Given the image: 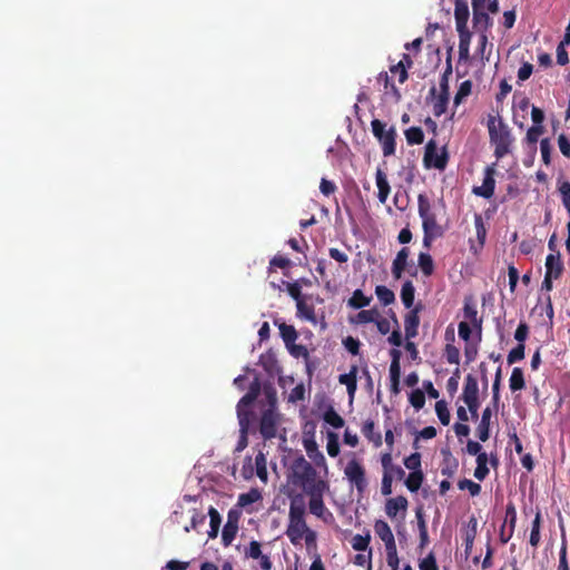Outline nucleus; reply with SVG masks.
I'll return each instance as SVG.
<instances>
[{
  "label": "nucleus",
  "instance_id": "5",
  "mask_svg": "<svg viewBox=\"0 0 570 570\" xmlns=\"http://www.w3.org/2000/svg\"><path fill=\"white\" fill-rule=\"evenodd\" d=\"M417 210L422 219L423 233L441 237L443 232L436 222L435 214L432 212L431 203L424 194L417 196Z\"/></svg>",
  "mask_w": 570,
  "mask_h": 570
},
{
  "label": "nucleus",
  "instance_id": "25",
  "mask_svg": "<svg viewBox=\"0 0 570 570\" xmlns=\"http://www.w3.org/2000/svg\"><path fill=\"white\" fill-rule=\"evenodd\" d=\"M356 376H357V367L355 365H353L348 373L342 374L338 377V382L346 386L347 393L351 397L354 396V393L357 387Z\"/></svg>",
  "mask_w": 570,
  "mask_h": 570
},
{
  "label": "nucleus",
  "instance_id": "17",
  "mask_svg": "<svg viewBox=\"0 0 570 570\" xmlns=\"http://www.w3.org/2000/svg\"><path fill=\"white\" fill-rule=\"evenodd\" d=\"M407 504V499L403 495L387 499L385 503V513L389 518L394 519L397 517L400 511H406Z\"/></svg>",
  "mask_w": 570,
  "mask_h": 570
},
{
  "label": "nucleus",
  "instance_id": "59",
  "mask_svg": "<svg viewBox=\"0 0 570 570\" xmlns=\"http://www.w3.org/2000/svg\"><path fill=\"white\" fill-rule=\"evenodd\" d=\"M404 465L412 471H422L421 470V454L419 452H414L411 455L404 459Z\"/></svg>",
  "mask_w": 570,
  "mask_h": 570
},
{
  "label": "nucleus",
  "instance_id": "47",
  "mask_svg": "<svg viewBox=\"0 0 570 570\" xmlns=\"http://www.w3.org/2000/svg\"><path fill=\"white\" fill-rule=\"evenodd\" d=\"M324 420L335 429H341L344 425L343 417L333 409L325 412Z\"/></svg>",
  "mask_w": 570,
  "mask_h": 570
},
{
  "label": "nucleus",
  "instance_id": "20",
  "mask_svg": "<svg viewBox=\"0 0 570 570\" xmlns=\"http://www.w3.org/2000/svg\"><path fill=\"white\" fill-rule=\"evenodd\" d=\"M249 419L247 413H239V439L235 451L242 452L248 445Z\"/></svg>",
  "mask_w": 570,
  "mask_h": 570
},
{
  "label": "nucleus",
  "instance_id": "10",
  "mask_svg": "<svg viewBox=\"0 0 570 570\" xmlns=\"http://www.w3.org/2000/svg\"><path fill=\"white\" fill-rule=\"evenodd\" d=\"M485 3L487 0H471L473 11V28L480 35L487 33L488 29H490L493 24L489 13L485 12Z\"/></svg>",
  "mask_w": 570,
  "mask_h": 570
},
{
  "label": "nucleus",
  "instance_id": "28",
  "mask_svg": "<svg viewBox=\"0 0 570 570\" xmlns=\"http://www.w3.org/2000/svg\"><path fill=\"white\" fill-rule=\"evenodd\" d=\"M401 301L406 308H411L414 303L415 287L411 281H405L401 288Z\"/></svg>",
  "mask_w": 570,
  "mask_h": 570
},
{
  "label": "nucleus",
  "instance_id": "3",
  "mask_svg": "<svg viewBox=\"0 0 570 570\" xmlns=\"http://www.w3.org/2000/svg\"><path fill=\"white\" fill-rule=\"evenodd\" d=\"M287 480L288 483L302 488L305 493L318 482H326L323 479H317L316 470L303 455L293 460Z\"/></svg>",
  "mask_w": 570,
  "mask_h": 570
},
{
  "label": "nucleus",
  "instance_id": "36",
  "mask_svg": "<svg viewBox=\"0 0 570 570\" xmlns=\"http://www.w3.org/2000/svg\"><path fill=\"white\" fill-rule=\"evenodd\" d=\"M370 303L371 297L365 296L361 289H355L347 302L348 306L355 309L363 308L370 305Z\"/></svg>",
  "mask_w": 570,
  "mask_h": 570
},
{
  "label": "nucleus",
  "instance_id": "13",
  "mask_svg": "<svg viewBox=\"0 0 570 570\" xmlns=\"http://www.w3.org/2000/svg\"><path fill=\"white\" fill-rule=\"evenodd\" d=\"M422 309V305L419 304L412 308L404 317V328L406 340H411L417 335V328L420 325L419 313Z\"/></svg>",
  "mask_w": 570,
  "mask_h": 570
},
{
  "label": "nucleus",
  "instance_id": "42",
  "mask_svg": "<svg viewBox=\"0 0 570 570\" xmlns=\"http://www.w3.org/2000/svg\"><path fill=\"white\" fill-rule=\"evenodd\" d=\"M238 532V525L225 523L222 532V543L224 547H229Z\"/></svg>",
  "mask_w": 570,
  "mask_h": 570
},
{
  "label": "nucleus",
  "instance_id": "62",
  "mask_svg": "<svg viewBox=\"0 0 570 570\" xmlns=\"http://www.w3.org/2000/svg\"><path fill=\"white\" fill-rule=\"evenodd\" d=\"M326 450L330 456L335 458L340 453V443L335 433L328 434Z\"/></svg>",
  "mask_w": 570,
  "mask_h": 570
},
{
  "label": "nucleus",
  "instance_id": "57",
  "mask_svg": "<svg viewBox=\"0 0 570 570\" xmlns=\"http://www.w3.org/2000/svg\"><path fill=\"white\" fill-rule=\"evenodd\" d=\"M407 265V261L404 258H401L395 256L393 264H392V275L395 279H400L402 277V274L404 273Z\"/></svg>",
  "mask_w": 570,
  "mask_h": 570
},
{
  "label": "nucleus",
  "instance_id": "56",
  "mask_svg": "<svg viewBox=\"0 0 570 570\" xmlns=\"http://www.w3.org/2000/svg\"><path fill=\"white\" fill-rule=\"evenodd\" d=\"M524 344H518L515 347H513L507 357L508 364H514L515 362H519L524 358Z\"/></svg>",
  "mask_w": 570,
  "mask_h": 570
},
{
  "label": "nucleus",
  "instance_id": "35",
  "mask_svg": "<svg viewBox=\"0 0 570 570\" xmlns=\"http://www.w3.org/2000/svg\"><path fill=\"white\" fill-rule=\"evenodd\" d=\"M419 267L424 276H431L434 272V262L429 253H420L417 257Z\"/></svg>",
  "mask_w": 570,
  "mask_h": 570
},
{
  "label": "nucleus",
  "instance_id": "54",
  "mask_svg": "<svg viewBox=\"0 0 570 570\" xmlns=\"http://www.w3.org/2000/svg\"><path fill=\"white\" fill-rule=\"evenodd\" d=\"M409 401L414 409L421 410L425 404L424 392L420 389L413 390L410 393Z\"/></svg>",
  "mask_w": 570,
  "mask_h": 570
},
{
  "label": "nucleus",
  "instance_id": "49",
  "mask_svg": "<svg viewBox=\"0 0 570 570\" xmlns=\"http://www.w3.org/2000/svg\"><path fill=\"white\" fill-rule=\"evenodd\" d=\"M444 356L450 364L459 365L460 363V350L452 343H448L444 348Z\"/></svg>",
  "mask_w": 570,
  "mask_h": 570
},
{
  "label": "nucleus",
  "instance_id": "43",
  "mask_svg": "<svg viewBox=\"0 0 570 570\" xmlns=\"http://www.w3.org/2000/svg\"><path fill=\"white\" fill-rule=\"evenodd\" d=\"M472 91V81L471 80H464L460 83L459 89L454 96V105L459 106L463 99H465L468 96L471 95Z\"/></svg>",
  "mask_w": 570,
  "mask_h": 570
},
{
  "label": "nucleus",
  "instance_id": "7",
  "mask_svg": "<svg viewBox=\"0 0 570 570\" xmlns=\"http://www.w3.org/2000/svg\"><path fill=\"white\" fill-rule=\"evenodd\" d=\"M344 475L352 487H354L360 495H363L367 489V480L365 469L362 463L353 458L344 469Z\"/></svg>",
  "mask_w": 570,
  "mask_h": 570
},
{
  "label": "nucleus",
  "instance_id": "22",
  "mask_svg": "<svg viewBox=\"0 0 570 570\" xmlns=\"http://www.w3.org/2000/svg\"><path fill=\"white\" fill-rule=\"evenodd\" d=\"M307 298H303L296 303V315L302 320H306L312 324H316V315L313 304H308Z\"/></svg>",
  "mask_w": 570,
  "mask_h": 570
},
{
  "label": "nucleus",
  "instance_id": "37",
  "mask_svg": "<svg viewBox=\"0 0 570 570\" xmlns=\"http://www.w3.org/2000/svg\"><path fill=\"white\" fill-rule=\"evenodd\" d=\"M472 33H459V59L468 60L470 58V42Z\"/></svg>",
  "mask_w": 570,
  "mask_h": 570
},
{
  "label": "nucleus",
  "instance_id": "27",
  "mask_svg": "<svg viewBox=\"0 0 570 570\" xmlns=\"http://www.w3.org/2000/svg\"><path fill=\"white\" fill-rule=\"evenodd\" d=\"M375 423L372 420H367L363 423L362 433L363 435L372 442L375 446H380L382 444V436L380 432H375Z\"/></svg>",
  "mask_w": 570,
  "mask_h": 570
},
{
  "label": "nucleus",
  "instance_id": "14",
  "mask_svg": "<svg viewBox=\"0 0 570 570\" xmlns=\"http://www.w3.org/2000/svg\"><path fill=\"white\" fill-rule=\"evenodd\" d=\"M392 362L390 365V377H391V391L394 394L400 393V376H401V367H400V357L401 352L399 350L391 351Z\"/></svg>",
  "mask_w": 570,
  "mask_h": 570
},
{
  "label": "nucleus",
  "instance_id": "15",
  "mask_svg": "<svg viewBox=\"0 0 570 570\" xmlns=\"http://www.w3.org/2000/svg\"><path fill=\"white\" fill-rule=\"evenodd\" d=\"M462 400L464 403H470L473 401H479V385L478 380L472 374H468L465 376Z\"/></svg>",
  "mask_w": 570,
  "mask_h": 570
},
{
  "label": "nucleus",
  "instance_id": "32",
  "mask_svg": "<svg viewBox=\"0 0 570 570\" xmlns=\"http://www.w3.org/2000/svg\"><path fill=\"white\" fill-rule=\"evenodd\" d=\"M509 386L512 392H517L520 390H523L525 387V381L523 371L521 367H514L512 370L510 380H509Z\"/></svg>",
  "mask_w": 570,
  "mask_h": 570
},
{
  "label": "nucleus",
  "instance_id": "11",
  "mask_svg": "<svg viewBox=\"0 0 570 570\" xmlns=\"http://www.w3.org/2000/svg\"><path fill=\"white\" fill-rule=\"evenodd\" d=\"M495 174H497V163L488 165L484 168V178L481 186H474L472 188V193L475 196L483 197L489 199L493 196L495 189Z\"/></svg>",
  "mask_w": 570,
  "mask_h": 570
},
{
  "label": "nucleus",
  "instance_id": "51",
  "mask_svg": "<svg viewBox=\"0 0 570 570\" xmlns=\"http://www.w3.org/2000/svg\"><path fill=\"white\" fill-rule=\"evenodd\" d=\"M370 540L371 538L368 534H355L351 540V544L352 548L356 551H365L368 549Z\"/></svg>",
  "mask_w": 570,
  "mask_h": 570
},
{
  "label": "nucleus",
  "instance_id": "46",
  "mask_svg": "<svg viewBox=\"0 0 570 570\" xmlns=\"http://www.w3.org/2000/svg\"><path fill=\"white\" fill-rule=\"evenodd\" d=\"M263 392L267 402L266 409L277 410V393L272 384H265Z\"/></svg>",
  "mask_w": 570,
  "mask_h": 570
},
{
  "label": "nucleus",
  "instance_id": "6",
  "mask_svg": "<svg viewBox=\"0 0 570 570\" xmlns=\"http://www.w3.org/2000/svg\"><path fill=\"white\" fill-rule=\"evenodd\" d=\"M328 490V482H318L316 485L311 488L308 492H306V494L309 497V512L323 520H326L327 517H332V513L327 510L323 500L324 493Z\"/></svg>",
  "mask_w": 570,
  "mask_h": 570
},
{
  "label": "nucleus",
  "instance_id": "40",
  "mask_svg": "<svg viewBox=\"0 0 570 570\" xmlns=\"http://www.w3.org/2000/svg\"><path fill=\"white\" fill-rule=\"evenodd\" d=\"M544 132V126H539V125H532L528 131H527V135H525V138H524V141L529 145V146H532L534 149L537 148V142L540 138V136Z\"/></svg>",
  "mask_w": 570,
  "mask_h": 570
},
{
  "label": "nucleus",
  "instance_id": "23",
  "mask_svg": "<svg viewBox=\"0 0 570 570\" xmlns=\"http://www.w3.org/2000/svg\"><path fill=\"white\" fill-rule=\"evenodd\" d=\"M546 272H550L554 279H558L561 276L563 272V264L561 262V255L559 252H557V254H549L547 256Z\"/></svg>",
  "mask_w": 570,
  "mask_h": 570
},
{
  "label": "nucleus",
  "instance_id": "21",
  "mask_svg": "<svg viewBox=\"0 0 570 570\" xmlns=\"http://www.w3.org/2000/svg\"><path fill=\"white\" fill-rule=\"evenodd\" d=\"M492 411L490 407H485L481 415V421L476 428V435L480 441L485 442L490 438V422H491Z\"/></svg>",
  "mask_w": 570,
  "mask_h": 570
},
{
  "label": "nucleus",
  "instance_id": "55",
  "mask_svg": "<svg viewBox=\"0 0 570 570\" xmlns=\"http://www.w3.org/2000/svg\"><path fill=\"white\" fill-rule=\"evenodd\" d=\"M458 487L460 490H468L472 497L479 495L481 492V485L469 479L460 480Z\"/></svg>",
  "mask_w": 570,
  "mask_h": 570
},
{
  "label": "nucleus",
  "instance_id": "16",
  "mask_svg": "<svg viewBox=\"0 0 570 570\" xmlns=\"http://www.w3.org/2000/svg\"><path fill=\"white\" fill-rule=\"evenodd\" d=\"M381 464L383 468V473L395 476L396 480H402L404 478L405 472L402 466L393 463L391 451L381 455Z\"/></svg>",
  "mask_w": 570,
  "mask_h": 570
},
{
  "label": "nucleus",
  "instance_id": "24",
  "mask_svg": "<svg viewBox=\"0 0 570 570\" xmlns=\"http://www.w3.org/2000/svg\"><path fill=\"white\" fill-rule=\"evenodd\" d=\"M275 325L279 330V335L286 346L292 345L298 337V333L293 325H288L284 322L275 321Z\"/></svg>",
  "mask_w": 570,
  "mask_h": 570
},
{
  "label": "nucleus",
  "instance_id": "39",
  "mask_svg": "<svg viewBox=\"0 0 570 570\" xmlns=\"http://www.w3.org/2000/svg\"><path fill=\"white\" fill-rule=\"evenodd\" d=\"M404 135L409 145H420L424 141V132L421 127H410Z\"/></svg>",
  "mask_w": 570,
  "mask_h": 570
},
{
  "label": "nucleus",
  "instance_id": "9",
  "mask_svg": "<svg viewBox=\"0 0 570 570\" xmlns=\"http://www.w3.org/2000/svg\"><path fill=\"white\" fill-rule=\"evenodd\" d=\"M436 142L431 139L428 141L425 146L423 163L426 168H435L439 170L445 169L449 160V155L445 147L442 148V151L439 154L436 151Z\"/></svg>",
  "mask_w": 570,
  "mask_h": 570
},
{
  "label": "nucleus",
  "instance_id": "26",
  "mask_svg": "<svg viewBox=\"0 0 570 570\" xmlns=\"http://www.w3.org/2000/svg\"><path fill=\"white\" fill-rule=\"evenodd\" d=\"M413 66V60L407 53H403L402 59L394 66L390 68V71L392 73H395L399 69H401V76L399 78L400 83H404L407 78V68H411Z\"/></svg>",
  "mask_w": 570,
  "mask_h": 570
},
{
  "label": "nucleus",
  "instance_id": "12",
  "mask_svg": "<svg viewBox=\"0 0 570 570\" xmlns=\"http://www.w3.org/2000/svg\"><path fill=\"white\" fill-rule=\"evenodd\" d=\"M470 17L469 7L465 0H455L454 18L458 33H471L468 28Z\"/></svg>",
  "mask_w": 570,
  "mask_h": 570
},
{
  "label": "nucleus",
  "instance_id": "1",
  "mask_svg": "<svg viewBox=\"0 0 570 570\" xmlns=\"http://www.w3.org/2000/svg\"><path fill=\"white\" fill-rule=\"evenodd\" d=\"M286 535L293 544H298L305 537L306 544L315 541V532L309 530L305 521V504L301 495L292 499L288 513Z\"/></svg>",
  "mask_w": 570,
  "mask_h": 570
},
{
  "label": "nucleus",
  "instance_id": "61",
  "mask_svg": "<svg viewBox=\"0 0 570 570\" xmlns=\"http://www.w3.org/2000/svg\"><path fill=\"white\" fill-rule=\"evenodd\" d=\"M286 284V288H287V293L288 295L297 303L298 301L303 299V298H307L306 295H303L302 294V291H301V285L298 284V282H294V283H285Z\"/></svg>",
  "mask_w": 570,
  "mask_h": 570
},
{
  "label": "nucleus",
  "instance_id": "64",
  "mask_svg": "<svg viewBox=\"0 0 570 570\" xmlns=\"http://www.w3.org/2000/svg\"><path fill=\"white\" fill-rule=\"evenodd\" d=\"M558 147L564 157L570 158V139L564 134L559 135Z\"/></svg>",
  "mask_w": 570,
  "mask_h": 570
},
{
  "label": "nucleus",
  "instance_id": "60",
  "mask_svg": "<svg viewBox=\"0 0 570 570\" xmlns=\"http://www.w3.org/2000/svg\"><path fill=\"white\" fill-rule=\"evenodd\" d=\"M517 523V511L513 503H509L505 509V521L503 524H508L511 533H513Z\"/></svg>",
  "mask_w": 570,
  "mask_h": 570
},
{
  "label": "nucleus",
  "instance_id": "4",
  "mask_svg": "<svg viewBox=\"0 0 570 570\" xmlns=\"http://www.w3.org/2000/svg\"><path fill=\"white\" fill-rule=\"evenodd\" d=\"M373 136L379 140L382 146L383 155L385 157L392 156L396 150V130L394 127L386 129V124L380 119L371 121Z\"/></svg>",
  "mask_w": 570,
  "mask_h": 570
},
{
  "label": "nucleus",
  "instance_id": "19",
  "mask_svg": "<svg viewBox=\"0 0 570 570\" xmlns=\"http://www.w3.org/2000/svg\"><path fill=\"white\" fill-rule=\"evenodd\" d=\"M375 180L379 189L377 198L380 203L384 204L391 193V187L386 174L381 168L376 169Z\"/></svg>",
  "mask_w": 570,
  "mask_h": 570
},
{
  "label": "nucleus",
  "instance_id": "50",
  "mask_svg": "<svg viewBox=\"0 0 570 570\" xmlns=\"http://www.w3.org/2000/svg\"><path fill=\"white\" fill-rule=\"evenodd\" d=\"M380 316L377 309H363L358 312L356 315V323H375L376 318Z\"/></svg>",
  "mask_w": 570,
  "mask_h": 570
},
{
  "label": "nucleus",
  "instance_id": "41",
  "mask_svg": "<svg viewBox=\"0 0 570 570\" xmlns=\"http://www.w3.org/2000/svg\"><path fill=\"white\" fill-rule=\"evenodd\" d=\"M375 294H376L379 301L384 306H387V305L394 303V301H395V295H394L393 291H391L390 288H387L384 285H377L375 288Z\"/></svg>",
  "mask_w": 570,
  "mask_h": 570
},
{
  "label": "nucleus",
  "instance_id": "8",
  "mask_svg": "<svg viewBox=\"0 0 570 570\" xmlns=\"http://www.w3.org/2000/svg\"><path fill=\"white\" fill-rule=\"evenodd\" d=\"M282 422L278 410L265 409L259 419V433L264 440H272L277 435V429Z\"/></svg>",
  "mask_w": 570,
  "mask_h": 570
},
{
  "label": "nucleus",
  "instance_id": "63",
  "mask_svg": "<svg viewBox=\"0 0 570 570\" xmlns=\"http://www.w3.org/2000/svg\"><path fill=\"white\" fill-rule=\"evenodd\" d=\"M304 400H305V386L303 383H301L292 389V391L288 395V402L297 403V402L304 401Z\"/></svg>",
  "mask_w": 570,
  "mask_h": 570
},
{
  "label": "nucleus",
  "instance_id": "58",
  "mask_svg": "<svg viewBox=\"0 0 570 570\" xmlns=\"http://www.w3.org/2000/svg\"><path fill=\"white\" fill-rule=\"evenodd\" d=\"M385 550H386V562H387L389 567H391L392 570H399L400 560L397 557L396 544L385 548Z\"/></svg>",
  "mask_w": 570,
  "mask_h": 570
},
{
  "label": "nucleus",
  "instance_id": "31",
  "mask_svg": "<svg viewBox=\"0 0 570 570\" xmlns=\"http://www.w3.org/2000/svg\"><path fill=\"white\" fill-rule=\"evenodd\" d=\"M255 473L264 483L268 480L267 461L265 454L259 451L255 458Z\"/></svg>",
  "mask_w": 570,
  "mask_h": 570
},
{
  "label": "nucleus",
  "instance_id": "30",
  "mask_svg": "<svg viewBox=\"0 0 570 570\" xmlns=\"http://www.w3.org/2000/svg\"><path fill=\"white\" fill-rule=\"evenodd\" d=\"M208 515L210 519V521H209L210 529L208 531V537L210 539H215V538H217L218 532H219L222 517H220L219 512L217 511V509L214 507H209Z\"/></svg>",
  "mask_w": 570,
  "mask_h": 570
},
{
  "label": "nucleus",
  "instance_id": "18",
  "mask_svg": "<svg viewBox=\"0 0 570 570\" xmlns=\"http://www.w3.org/2000/svg\"><path fill=\"white\" fill-rule=\"evenodd\" d=\"M374 530L377 537L384 542L385 548L395 546L394 534L387 524V522L383 520H377L374 524Z\"/></svg>",
  "mask_w": 570,
  "mask_h": 570
},
{
  "label": "nucleus",
  "instance_id": "33",
  "mask_svg": "<svg viewBox=\"0 0 570 570\" xmlns=\"http://www.w3.org/2000/svg\"><path fill=\"white\" fill-rule=\"evenodd\" d=\"M463 313H464V317L468 321H470V323L473 326L479 327V330H481L482 320L478 317L476 306L472 302H469V301L464 302Z\"/></svg>",
  "mask_w": 570,
  "mask_h": 570
},
{
  "label": "nucleus",
  "instance_id": "2",
  "mask_svg": "<svg viewBox=\"0 0 570 570\" xmlns=\"http://www.w3.org/2000/svg\"><path fill=\"white\" fill-rule=\"evenodd\" d=\"M487 127L491 145L494 146L495 158L502 159L511 153L514 137L508 124L501 117L489 115Z\"/></svg>",
  "mask_w": 570,
  "mask_h": 570
},
{
  "label": "nucleus",
  "instance_id": "52",
  "mask_svg": "<svg viewBox=\"0 0 570 570\" xmlns=\"http://www.w3.org/2000/svg\"><path fill=\"white\" fill-rule=\"evenodd\" d=\"M262 554V546L256 540L250 541L249 546L244 550V557L246 559L257 560Z\"/></svg>",
  "mask_w": 570,
  "mask_h": 570
},
{
  "label": "nucleus",
  "instance_id": "38",
  "mask_svg": "<svg viewBox=\"0 0 570 570\" xmlns=\"http://www.w3.org/2000/svg\"><path fill=\"white\" fill-rule=\"evenodd\" d=\"M424 475L422 471H412L405 479V485L411 492H416L422 485Z\"/></svg>",
  "mask_w": 570,
  "mask_h": 570
},
{
  "label": "nucleus",
  "instance_id": "44",
  "mask_svg": "<svg viewBox=\"0 0 570 570\" xmlns=\"http://www.w3.org/2000/svg\"><path fill=\"white\" fill-rule=\"evenodd\" d=\"M474 226L476 232V238L480 244V247H483L487 238V228L483 222V218L480 214L474 215Z\"/></svg>",
  "mask_w": 570,
  "mask_h": 570
},
{
  "label": "nucleus",
  "instance_id": "34",
  "mask_svg": "<svg viewBox=\"0 0 570 570\" xmlns=\"http://www.w3.org/2000/svg\"><path fill=\"white\" fill-rule=\"evenodd\" d=\"M489 456L487 453L479 454L476 458V468L474 470V476L483 481L489 474L488 468Z\"/></svg>",
  "mask_w": 570,
  "mask_h": 570
},
{
  "label": "nucleus",
  "instance_id": "53",
  "mask_svg": "<svg viewBox=\"0 0 570 570\" xmlns=\"http://www.w3.org/2000/svg\"><path fill=\"white\" fill-rule=\"evenodd\" d=\"M471 522H473V525L471 529L466 530L463 538L466 554L471 552L476 535V520L473 518Z\"/></svg>",
  "mask_w": 570,
  "mask_h": 570
},
{
  "label": "nucleus",
  "instance_id": "29",
  "mask_svg": "<svg viewBox=\"0 0 570 570\" xmlns=\"http://www.w3.org/2000/svg\"><path fill=\"white\" fill-rule=\"evenodd\" d=\"M262 500V493L258 489L253 488L248 492L240 493L237 500V507L246 508L249 504H253L257 501Z\"/></svg>",
  "mask_w": 570,
  "mask_h": 570
},
{
  "label": "nucleus",
  "instance_id": "45",
  "mask_svg": "<svg viewBox=\"0 0 570 570\" xmlns=\"http://www.w3.org/2000/svg\"><path fill=\"white\" fill-rule=\"evenodd\" d=\"M435 412L440 422L443 425H449L451 415L445 401L440 400L435 403Z\"/></svg>",
  "mask_w": 570,
  "mask_h": 570
},
{
  "label": "nucleus",
  "instance_id": "48",
  "mask_svg": "<svg viewBox=\"0 0 570 570\" xmlns=\"http://www.w3.org/2000/svg\"><path fill=\"white\" fill-rule=\"evenodd\" d=\"M449 95L440 94L433 104V114L435 117L442 116L448 108Z\"/></svg>",
  "mask_w": 570,
  "mask_h": 570
}]
</instances>
